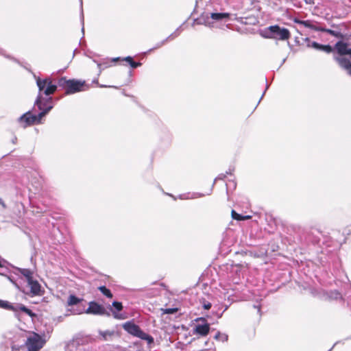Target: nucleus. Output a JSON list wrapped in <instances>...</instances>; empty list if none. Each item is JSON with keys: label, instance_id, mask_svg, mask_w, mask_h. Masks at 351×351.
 <instances>
[{"label": "nucleus", "instance_id": "obj_1", "mask_svg": "<svg viewBox=\"0 0 351 351\" xmlns=\"http://www.w3.org/2000/svg\"><path fill=\"white\" fill-rule=\"evenodd\" d=\"M36 84L38 88V94L34 102V106H37L38 110H43L47 108L49 106H53V98L50 97L57 90L58 86L56 84H53L51 77H46L40 79L36 77Z\"/></svg>", "mask_w": 351, "mask_h": 351}, {"label": "nucleus", "instance_id": "obj_2", "mask_svg": "<svg viewBox=\"0 0 351 351\" xmlns=\"http://www.w3.org/2000/svg\"><path fill=\"white\" fill-rule=\"evenodd\" d=\"M14 269L13 274L15 276H23L25 278L27 287H29V292H26L27 294H31L32 296L41 295V286L37 280H34L32 271L30 269L16 267Z\"/></svg>", "mask_w": 351, "mask_h": 351}, {"label": "nucleus", "instance_id": "obj_3", "mask_svg": "<svg viewBox=\"0 0 351 351\" xmlns=\"http://www.w3.org/2000/svg\"><path fill=\"white\" fill-rule=\"evenodd\" d=\"M335 49L340 56L335 57V60L342 69L351 75V62L349 59L343 57L344 55H350L351 57V48H348V44L338 41L335 45Z\"/></svg>", "mask_w": 351, "mask_h": 351}, {"label": "nucleus", "instance_id": "obj_4", "mask_svg": "<svg viewBox=\"0 0 351 351\" xmlns=\"http://www.w3.org/2000/svg\"><path fill=\"white\" fill-rule=\"evenodd\" d=\"M263 36L266 38L285 40L289 38L290 32L287 28L276 25L267 27Z\"/></svg>", "mask_w": 351, "mask_h": 351}, {"label": "nucleus", "instance_id": "obj_5", "mask_svg": "<svg viewBox=\"0 0 351 351\" xmlns=\"http://www.w3.org/2000/svg\"><path fill=\"white\" fill-rule=\"evenodd\" d=\"M123 328L129 334L138 337L141 339L147 341L148 344L154 343V338L151 335L143 332L138 325L135 324L132 322H127L124 323L123 324Z\"/></svg>", "mask_w": 351, "mask_h": 351}, {"label": "nucleus", "instance_id": "obj_6", "mask_svg": "<svg viewBox=\"0 0 351 351\" xmlns=\"http://www.w3.org/2000/svg\"><path fill=\"white\" fill-rule=\"evenodd\" d=\"M59 86L66 90V94L70 95L82 90L84 82L75 80H66L65 77H61L58 82Z\"/></svg>", "mask_w": 351, "mask_h": 351}, {"label": "nucleus", "instance_id": "obj_7", "mask_svg": "<svg viewBox=\"0 0 351 351\" xmlns=\"http://www.w3.org/2000/svg\"><path fill=\"white\" fill-rule=\"evenodd\" d=\"M0 308L10 310L16 313L21 311L26 313L31 317H34L36 316L35 313H33L32 310L27 308L25 305L22 304H12L8 301L0 300Z\"/></svg>", "mask_w": 351, "mask_h": 351}, {"label": "nucleus", "instance_id": "obj_8", "mask_svg": "<svg viewBox=\"0 0 351 351\" xmlns=\"http://www.w3.org/2000/svg\"><path fill=\"white\" fill-rule=\"evenodd\" d=\"M0 308L10 310L16 313L21 311L26 313L31 317H34L36 316L35 313H33L32 310L27 308L25 305L22 304H12L8 301L0 300Z\"/></svg>", "mask_w": 351, "mask_h": 351}, {"label": "nucleus", "instance_id": "obj_9", "mask_svg": "<svg viewBox=\"0 0 351 351\" xmlns=\"http://www.w3.org/2000/svg\"><path fill=\"white\" fill-rule=\"evenodd\" d=\"M45 343V341L39 335L34 333L32 336L27 338L25 344L28 351H39L43 347Z\"/></svg>", "mask_w": 351, "mask_h": 351}, {"label": "nucleus", "instance_id": "obj_10", "mask_svg": "<svg viewBox=\"0 0 351 351\" xmlns=\"http://www.w3.org/2000/svg\"><path fill=\"white\" fill-rule=\"evenodd\" d=\"M85 313L97 315H110V313L107 312L104 306L95 301L89 302L88 308L85 311Z\"/></svg>", "mask_w": 351, "mask_h": 351}, {"label": "nucleus", "instance_id": "obj_11", "mask_svg": "<svg viewBox=\"0 0 351 351\" xmlns=\"http://www.w3.org/2000/svg\"><path fill=\"white\" fill-rule=\"evenodd\" d=\"M305 40L308 47L313 48L317 51H324L327 53H330L332 51V48L329 45H322L308 38H306Z\"/></svg>", "mask_w": 351, "mask_h": 351}, {"label": "nucleus", "instance_id": "obj_12", "mask_svg": "<svg viewBox=\"0 0 351 351\" xmlns=\"http://www.w3.org/2000/svg\"><path fill=\"white\" fill-rule=\"evenodd\" d=\"M210 326L208 323L197 324L193 328V335H198L201 337H206L208 335Z\"/></svg>", "mask_w": 351, "mask_h": 351}, {"label": "nucleus", "instance_id": "obj_13", "mask_svg": "<svg viewBox=\"0 0 351 351\" xmlns=\"http://www.w3.org/2000/svg\"><path fill=\"white\" fill-rule=\"evenodd\" d=\"M180 32H181V27L177 28L175 30V32L173 33H172L171 35H169L167 38H166L163 40L156 43V45L152 49H150L148 51V52H150L154 49L160 48L162 46L165 45L168 41L173 40V39H175L176 37H178L180 35Z\"/></svg>", "mask_w": 351, "mask_h": 351}, {"label": "nucleus", "instance_id": "obj_14", "mask_svg": "<svg viewBox=\"0 0 351 351\" xmlns=\"http://www.w3.org/2000/svg\"><path fill=\"white\" fill-rule=\"evenodd\" d=\"M19 123H25L23 127L25 128L36 123L35 114H32L30 111L27 112L21 116L18 119Z\"/></svg>", "mask_w": 351, "mask_h": 351}, {"label": "nucleus", "instance_id": "obj_15", "mask_svg": "<svg viewBox=\"0 0 351 351\" xmlns=\"http://www.w3.org/2000/svg\"><path fill=\"white\" fill-rule=\"evenodd\" d=\"M65 351H86L84 345L80 343L79 340H73L69 342L66 347Z\"/></svg>", "mask_w": 351, "mask_h": 351}, {"label": "nucleus", "instance_id": "obj_16", "mask_svg": "<svg viewBox=\"0 0 351 351\" xmlns=\"http://www.w3.org/2000/svg\"><path fill=\"white\" fill-rule=\"evenodd\" d=\"M197 25H204L208 27H214V22L210 21L208 14H202L201 16L195 19Z\"/></svg>", "mask_w": 351, "mask_h": 351}, {"label": "nucleus", "instance_id": "obj_17", "mask_svg": "<svg viewBox=\"0 0 351 351\" xmlns=\"http://www.w3.org/2000/svg\"><path fill=\"white\" fill-rule=\"evenodd\" d=\"M210 16V21H221L224 19H228L230 17V14L226 12L221 13H211Z\"/></svg>", "mask_w": 351, "mask_h": 351}, {"label": "nucleus", "instance_id": "obj_18", "mask_svg": "<svg viewBox=\"0 0 351 351\" xmlns=\"http://www.w3.org/2000/svg\"><path fill=\"white\" fill-rule=\"evenodd\" d=\"M53 106H49L45 109L40 110V112H39L37 115H35L36 123H40L42 118L45 117L53 108Z\"/></svg>", "mask_w": 351, "mask_h": 351}, {"label": "nucleus", "instance_id": "obj_19", "mask_svg": "<svg viewBox=\"0 0 351 351\" xmlns=\"http://www.w3.org/2000/svg\"><path fill=\"white\" fill-rule=\"evenodd\" d=\"M99 333L101 336L102 340L110 341L112 339V337L114 335L115 332L114 330H99Z\"/></svg>", "mask_w": 351, "mask_h": 351}, {"label": "nucleus", "instance_id": "obj_20", "mask_svg": "<svg viewBox=\"0 0 351 351\" xmlns=\"http://www.w3.org/2000/svg\"><path fill=\"white\" fill-rule=\"evenodd\" d=\"M295 22L298 24L303 25L305 27L314 29H316V27L312 23L311 21H302L299 19H295Z\"/></svg>", "mask_w": 351, "mask_h": 351}, {"label": "nucleus", "instance_id": "obj_21", "mask_svg": "<svg viewBox=\"0 0 351 351\" xmlns=\"http://www.w3.org/2000/svg\"><path fill=\"white\" fill-rule=\"evenodd\" d=\"M81 301H82V299H80L74 295H70L68 298L67 304L69 306H73L77 304Z\"/></svg>", "mask_w": 351, "mask_h": 351}, {"label": "nucleus", "instance_id": "obj_22", "mask_svg": "<svg viewBox=\"0 0 351 351\" xmlns=\"http://www.w3.org/2000/svg\"><path fill=\"white\" fill-rule=\"evenodd\" d=\"M214 339L221 342H226L228 339V336L226 333H221V332L218 331L215 334Z\"/></svg>", "mask_w": 351, "mask_h": 351}, {"label": "nucleus", "instance_id": "obj_23", "mask_svg": "<svg viewBox=\"0 0 351 351\" xmlns=\"http://www.w3.org/2000/svg\"><path fill=\"white\" fill-rule=\"evenodd\" d=\"M98 289L108 298H112L113 297V295L111 293L110 290L108 289L106 286H100Z\"/></svg>", "mask_w": 351, "mask_h": 351}, {"label": "nucleus", "instance_id": "obj_24", "mask_svg": "<svg viewBox=\"0 0 351 351\" xmlns=\"http://www.w3.org/2000/svg\"><path fill=\"white\" fill-rule=\"evenodd\" d=\"M329 298L333 300H338L341 298V294L337 290L331 291L329 293Z\"/></svg>", "mask_w": 351, "mask_h": 351}, {"label": "nucleus", "instance_id": "obj_25", "mask_svg": "<svg viewBox=\"0 0 351 351\" xmlns=\"http://www.w3.org/2000/svg\"><path fill=\"white\" fill-rule=\"evenodd\" d=\"M327 33L336 38H343V34L340 32H337L329 29L328 31H327Z\"/></svg>", "mask_w": 351, "mask_h": 351}, {"label": "nucleus", "instance_id": "obj_26", "mask_svg": "<svg viewBox=\"0 0 351 351\" xmlns=\"http://www.w3.org/2000/svg\"><path fill=\"white\" fill-rule=\"evenodd\" d=\"M112 306L117 311H121L123 309V305L119 302L114 301L112 302Z\"/></svg>", "mask_w": 351, "mask_h": 351}, {"label": "nucleus", "instance_id": "obj_27", "mask_svg": "<svg viewBox=\"0 0 351 351\" xmlns=\"http://www.w3.org/2000/svg\"><path fill=\"white\" fill-rule=\"evenodd\" d=\"M232 217L238 221H242V215L237 213L234 210L231 212Z\"/></svg>", "mask_w": 351, "mask_h": 351}, {"label": "nucleus", "instance_id": "obj_28", "mask_svg": "<svg viewBox=\"0 0 351 351\" xmlns=\"http://www.w3.org/2000/svg\"><path fill=\"white\" fill-rule=\"evenodd\" d=\"M236 188V182L234 180H229L228 183L226 184L227 193L230 189H234Z\"/></svg>", "mask_w": 351, "mask_h": 351}, {"label": "nucleus", "instance_id": "obj_29", "mask_svg": "<svg viewBox=\"0 0 351 351\" xmlns=\"http://www.w3.org/2000/svg\"><path fill=\"white\" fill-rule=\"evenodd\" d=\"M10 282H12L17 288H19V285L16 282V280L12 274H10L9 276H7Z\"/></svg>", "mask_w": 351, "mask_h": 351}, {"label": "nucleus", "instance_id": "obj_30", "mask_svg": "<svg viewBox=\"0 0 351 351\" xmlns=\"http://www.w3.org/2000/svg\"><path fill=\"white\" fill-rule=\"evenodd\" d=\"M226 177V175L225 173H221L219 174L213 181V185H212V188L214 186V185L215 184V182H217V180H223Z\"/></svg>", "mask_w": 351, "mask_h": 351}, {"label": "nucleus", "instance_id": "obj_31", "mask_svg": "<svg viewBox=\"0 0 351 351\" xmlns=\"http://www.w3.org/2000/svg\"><path fill=\"white\" fill-rule=\"evenodd\" d=\"M202 304H203V308L205 310H209L212 306L211 303L209 302H206L205 300H204V301L202 302Z\"/></svg>", "mask_w": 351, "mask_h": 351}, {"label": "nucleus", "instance_id": "obj_32", "mask_svg": "<svg viewBox=\"0 0 351 351\" xmlns=\"http://www.w3.org/2000/svg\"><path fill=\"white\" fill-rule=\"evenodd\" d=\"M113 317L117 319H123L125 317L122 314H119L112 309Z\"/></svg>", "mask_w": 351, "mask_h": 351}, {"label": "nucleus", "instance_id": "obj_33", "mask_svg": "<svg viewBox=\"0 0 351 351\" xmlns=\"http://www.w3.org/2000/svg\"><path fill=\"white\" fill-rule=\"evenodd\" d=\"M195 322H197V324L208 323L206 319L203 317H199L196 318L195 319Z\"/></svg>", "mask_w": 351, "mask_h": 351}, {"label": "nucleus", "instance_id": "obj_34", "mask_svg": "<svg viewBox=\"0 0 351 351\" xmlns=\"http://www.w3.org/2000/svg\"><path fill=\"white\" fill-rule=\"evenodd\" d=\"M177 311H178V309L176 308H166L165 310V313L173 314V313H176Z\"/></svg>", "mask_w": 351, "mask_h": 351}, {"label": "nucleus", "instance_id": "obj_35", "mask_svg": "<svg viewBox=\"0 0 351 351\" xmlns=\"http://www.w3.org/2000/svg\"><path fill=\"white\" fill-rule=\"evenodd\" d=\"M141 65V62H136L134 61H132L131 63H130V66L132 68V69H136L137 68L138 66H140Z\"/></svg>", "mask_w": 351, "mask_h": 351}, {"label": "nucleus", "instance_id": "obj_36", "mask_svg": "<svg viewBox=\"0 0 351 351\" xmlns=\"http://www.w3.org/2000/svg\"><path fill=\"white\" fill-rule=\"evenodd\" d=\"M329 29L325 28V27H317L315 29V30L322 32H326L328 31Z\"/></svg>", "mask_w": 351, "mask_h": 351}, {"label": "nucleus", "instance_id": "obj_37", "mask_svg": "<svg viewBox=\"0 0 351 351\" xmlns=\"http://www.w3.org/2000/svg\"><path fill=\"white\" fill-rule=\"evenodd\" d=\"M123 60L128 62L130 64L132 61H134L131 56H127L123 59Z\"/></svg>", "mask_w": 351, "mask_h": 351}, {"label": "nucleus", "instance_id": "obj_38", "mask_svg": "<svg viewBox=\"0 0 351 351\" xmlns=\"http://www.w3.org/2000/svg\"><path fill=\"white\" fill-rule=\"evenodd\" d=\"M204 194L202 193H194L193 194L192 197L191 198H197L204 196Z\"/></svg>", "mask_w": 351, "mask_h": 351}, {"label": "nucleus", "instance_id": "obj_39", "mask_svg": "<svg viewBox=\"0 0 351 351\" xmlns=\"http://www.w3.org/2000/svg\"><path fill=\"white\" fill-rule=\"evenodd\" d=\"M234 171V169H231V168H230V169H228V171H227L226 172V173H225V174H226V175H232V171Z\"/></svg>", "mask_w": 351, "mask_h": 351}, {"label": "nucleus", "instance_id": "obj_40", "mask_svg": "<svg viewBox=\"0 0 351 351\" xmlns=\"http://www.w3.org/2000/svg\"><path fill=\"white\" fill-rule=\"evenodd\" d=\"M268 87H269V86H268V84H267V85H266V88H265V91L263 92V95H262V96H261V99H259V101H258V104L260 103L261 100L263 99V96H264V95H265V93L266 90H267Z\"/></svg>", "mask_w": 351, "mask_h": 351}, {"label": "nucleus", "instance_id": "obj_41", "mask_svg": "<svg viewBox=\"0 0 351 351\" xmlns=\"http://www.w3.org/2000/svg\"><path fill=\"white\" fill-rule=\"evenodd\" d=\"M254 308H257L258 313L261 315V306L258 305H254Z\"/></svg>", "mask_w": 351, "mask_h": 351}, {"label": "nucleus", "instance_id": "obj_42", "mask_svg": "<svg viewBox=\"0 0 351 351\" xmlns=\"http://www.w3.org/2000/svg\"><path fill=\"white\" fill-rule=\"evenodd\" d=\"M251 218V216L250 215H242V220H246V219H249Z\"/></svg>", "mask_w": 351, "mask_h": 351}, {"label": "nucleus", "instance_id": "obj_43", "mask_svg": "<svg viewBox=\"0 0 351 351\" xmlns=\"http://www.w3.org/2000/svg\"><path fill=\"white\" fill-rule=\"evenodd\" d=\"M81 21H82V25H84V13H83L82 9L81 10Z\"/></svg>", "mask_w": 351, "mask_h": 351}, {"label": "nucleus", "instance_id": "obj_44", "mask_svg": "<svg viewBox=\"0 0 351 351\" xmlns=\"http://www.w3.org/2000/svg\"><path fill=\"white\" fill-rule=\"evenodd\" d=\"M306 3L313 4L314 3V0H304Z\"/></svg>", "mask_w": 351, "mask_h": 351}, {"label": "nucleus", "instance_id": "obj_45", "mask_svg": "<svg viewBox=\"0 0 351 351\" xmlns=\"http://www.w3.org/2000/svg\"><path fill=\"white\" fill-rule=\"evenodd\" d=\"M0 204L3 207V208H5V204L4 203V202L3 201V199L1 198H0Z\"/></svg>", "mask_w": 351, "mask_h": 351}, {"label": "nucleus", "instance_id": "obj_46", "mask_svg": "<svg viewBox=\"0 0 351 351\" xmlns=\"http://www.w3.org/2000/svg\"><path fill=\"white\" fill-rule=\"evenodd\" d=\"M186 195H181L180 196V199H189V197H185Z\"/></svg>", "mask_w": 351, "mask_h": 351}, {"label": "nucleus", "instance_id": "obj_47", "mask_svg": "<svg viewBox=\"0 0 351 351\" xmlns=\"http://www.w3.org/2000/svg\"><path fill=\"white\" fill-rule=\"evenodd\" d=\"M120 60V58H113V59H112V61H113V62H116V61H118V60Z\"/></svg>", "mask_w": 351, "mask_h": 351}, {"label": "nucleus", "instance_id": "obj_48", "mask_svg": "<svg viewBox=\"0 0 351 351\" xmlns=\"http://www.w3.org/2000/svg\"><path fill=\"white\" fill-rule=\"evenodd\" d=\"M16 140H17L16 137H14V138L12 139V143H13L14 144H15V143H16Z\"/></svg>", "mask_w": 351, "mask_h": 351}, {"label": "nucleus", "instance_id": "obj_49", "mask_svg": "<svg viewBox=\"0 0 351 351\" xmlns=\"http://www.w3.org/2000/svg\"><path fill=\"white\" fill-rule=\"evenodd\" d=\"M0 267H3L2 262L1 260H0Z\"/></svg>", "mask_w": 351, "mask_h": 351}, {"label": "nucleus", "instance_id": "obj_50", "mask_svg": "<svg viewBox=\"0 0 351 351\" xmlns=\"http://www.w3.org/2000/svg\"><path fill=\"white\" fill-rule=\"evenodd\" d=\"M100 86L101 87H107L106 86H104V85H101Z\"/></svg>", "mask_w": 351, "mask_h": 351}, {"label": "nucleus", "instance_id": "obj_51", "mask_svg": "<svg viewBox=\"0 0 351 351\" xmlns=\"http://www.w3.org/2000/svg\"><path fill=\"white\" fill-rule=\"evenodd\" d=\"M193 23H194V24H195H195H197V21H195V19L194 20Z\"/></svg>", "mask_w": 351, "mask_h": 351}, {"label": "nucleus", "instance_id": "obj_52", "mask_svg": "<svg viewBox=\"0 0 351 351\" xmlns=\"http://www.w3.org/2000/svg\"><path fill=\"white\" fill-rule=\"evenodd\" d=\"M81 6L82 5V0H80Z\"/></svg>", "mask_w": 351, "mask_h": 351}, {"label": "nucleus", "instance_id": "obj_53", "mask_svg": "<svg viewBox=\"0 0 351 351\" xmlns=\"http://www.w3.org/2000/svg\"><path fill=\"white\" fill-rule=\"evenodd\" d=\"M101 66V64H98V66H99V68H100V66Z\"/></svg>", "mask_w": 351, "mask_h": 351}, {"label": "nucleus", "instance_id": "obj_54", "mask_svg": "<svg viewBox=\"0 0 351 351\" xmlns=\"http://www.w3.org/2000/svg\"><path fill=\"white\" fill-rule=\"evenodd\" d=\"M336 344H337V342H335V343L334 344V346H332V348H333Z\"/></svg>", "mask_w": 351, "mask_h": 351}, {"label": "nucleus", "instance_id": "obj_55", "mask_svg": "<svg viewBox=\"0 0 351 351\" xmlns=\"http://www.w3.org/2000/svg\"><path fill=\"white\" fill-rule=\"evenodd\" d=\"M333 348H332L330 350H328V351H330Z\"/></svg>", "mask_w": 351, "mask_h": 351}]
</instances>
